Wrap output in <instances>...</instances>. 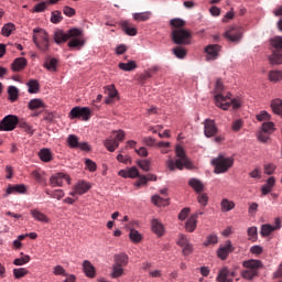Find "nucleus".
Returning a JSON list of instances; mask_svg holds the SVG:
<instances>
[{"label":"nucleus","mask_w":282,"mask_h":282,"mask_svg":"<svg viewBox=\"0 0 282 282\" xmlns=\"http://www.w3.org/2000/svg\"><path fill=\"white\" fill-rule=\"evenodd\" d=\"M67 41H69L67 44L69 47L80 50L85 47V33H83V30L76 28L68 30L67 32L63 30L55 31L54 42L57 45H61V43H67Z\"/></svg>","instance_id":"f257e3e1"},{"label":"nucleus","mask_w":282,"mask_h":282,"mask_svg":"<svg viewBox=\"0 0 282 282\" xmlns=\"http://www.w3.org/2000/svg\"><path fill=\"white\" fill-rule=\"evenodd\" d=\"M215 91L216 107H219L224 111H228V109H230V106H232V109H239V107H241L240 99H231V101H228L230 100L232 95L230 93H228L226 96L221 94L224 91V83H221V79L216 80Z\"/></svg>","instance_id":"f03ea898"},{"label":"nucleus","mask_w":282,"mask_h":282,"mask_svg":"<svg viewBox=\"0 0 282 282\" xmlns=\"http://www.w3.org/2000/svg\"><path fill=\"white\" fill-rule=\"evenodd\" d=\"M175 153L176 158H178L176 161H174L173 159H169L166 161V167L169 169V171H175V169H178V171H183L184 166L185 169H193V163L186 156V152L184 151V148H182V145H176Z\"/></svg>","instance_id":"7ed1b4c3"},{"label":"nucleus","mask_w":282,"mask_h":282,"mask_svg":"<svg viewBox=\"0 0 282 282\" xmlns=\"http://www.w3.org/2000/svg\"><path fill=\"white\" fill-rule=\"evenodd\" d=\"M242 267L246 268V270L241 271L242 279H246L247 281H252V279H256V276H259V270L263 268V262L260 260H247L242 262Z\"/></svg>","instance_id":"20e7f679"},{"label":"nucleus","mask_w":282,"mask_h":282,"mask_svg":"<svg viewBox=\"0 0 282 282\" xmlns=\"http://www.w3.org/2000/svg\"><path fill=\"white\" fill-rule=\"evenodd\" d=\"M33 43L40 52H47L50 50V34H47V31L43 29H34Z\"/></svg>","instance_id":"39448f33"},{"label":"nucleus","mask_w":282,"mask_h":282,"mask_svg":"<svg viewBox=\"0 0 282 282\" xmlns=\"http://www.w3.org/2000/svg\"><path fill=\"white\" fill-rule=\"evenodd\" d=\"M212 164L215 166L214 173L219 175L221 173H227L228 170L232 169L235 160H232V158L219 155L218 158L212 160Z\"/></svg>","instance_id":"423d86ee"},{"label":"nucleus","mask_w":282,"mask_h":282,"mask_svg":"<svg viewBox=\"0 0 282 282\" xmlns=\"http://www.w3.org/2000/svg\"><path fill=\"white\" fill-rule=\"evenodd\" d=\"M191 31L186 29H174L172 31V41L175 45H191Z\"/></svg>","instance_id":"0eeeda50"},{"label":"nucleus","mask_w":282,"mask_h":282,"mask_svg":"<svg viewBox=\"0 0 282 282\" xmlns=\"http://www.w3.org/2000/svg\"><path fill=\"white\" fill-rule=\"evenodd\" d=\"M19 117L14 115H8L0 121V131H14L17 129V124L19 127Z\"/></svg>","instance_id":"6e6552de"},{"label":"nucleus","mask_w":282,"mask_h":282,"mask_svg":"<svg viewBox=\"0 0 282 282\" xmlns=\"http://www.w3.org/2000/svg\"><path fill=\"white\" fill-rule=\"evenodd\" d=\"M68 118H70V120L82 118V120L87 121L91 118V110L87 107L76 106L70 110Z\"/></svg>","instance_id":"1a4fd4ad"},{"label":"nucleus","mask_w":282,"mask_h":282,"mask_svg":"<svg viewBox=\"0 0 282 282\" xmlns=\"http://www.w3.org/2000/svg\"><path fill=\"white\" fill-rule=\"evenodd\" d=\"M243 34V30L239 26H231L228 31H226L225 36L231 43H239L241 41V36Z\"/></svg>","instance_id":"9d476101"},{"label":"nucleus","mask_w":282,"mask_h":282,"mask_svg":"<svg viewBox=\"0 0 282 282\" xmlns=\"http://www.w3.org/2000/svg\"><path fill=\"white\" fill-rule=\"evenodd\" d=\"M50 182L51 186H63V182H67V184H70L72 178L67 174L56 173L51 176Z\"/></svg>","instance_id":"9b49d317"},{"label":"nucleus","mask_w":282,"mask_h":282,"mask_svg":"<svg viewBox=\"0 0 282 282\" xmlns=\"http://www.w3.org/2000/svg\"><path fill=\"white\" fill-rule=\"evenodd\" d=\"M204 133L206 138H213L217 135V126L215 124L214 120L206 119L204 122Z\"/></svg>","instance_id":"f8f14e48"},{"label":"nucleus","mask_w":282,"mask_h":282,"mask_svg":"<svg viewBox=\"0 0 282 282\" xmlns=\"http://www.w3.org/2000/svg\"><path fill=\"white\" fill-rule=\"evenodd\" d=\"M205 52L207 54V61H215L217 56H219V52H221V46L218 44H209Z\"/></svg>","instance_id":"ddd939ff"},{"label":"nucleus","mask_w":282,"mask_h":282,"mask_svg":"<svg viewBox=\"0 0 282 282\" xmlns=\"http://www.w3.org/2000/svg\"><path fill=\"white\" fill-rule=\"evenodd\" d=\"M82 268L84 274L88 276V279H96V267H94L89 260H84Z\"/></svg>","instance_id":"4468645a"},{"label":"nucleus","mask_w":282,"mask_h":282,"mask_svg":"<svg viewBox=\"0 0 282 282\" xmlns=\"http://www.w3.org/2000/svg\"><path fill=\"white\" fill-rule=\"evenodd\" d=\"M235 248H232V242L228 240L224 247H220L217 251L218 258L225 261V259H228L229 252H232Z\"/></svg>","instance_id":"2eb2a0df"},{"label":"nucleus","mask_w":282,"mask_h":282,"mask_svg":"<svg viewBox=\"0 0 282 282\" xmlns=\"http://www.w3.org/2000/svg\"><path fill=\"white\" fill-rule=\"evenodd\" d=\"M120 25L128 36H135L138 34V29L131 22L123 20L120 22Z\"/></svg>","instance_id":"dca6fc26"},{"label":"nucleus","mask_w":282,"mask_h":282,"mask_svg":"<svg viewBox=\"0 0 282 282\" xmlns=\"http://www.w3.org/2000/svg\"><path fill=\"white\" fill-rule=\"evenodd\" d=\"M199 214L192 215L185 223V230L186 232H195L197 228V219Z\"/></svg>","instance_id":"f3484780"},{"label":"nucleus","mask_w":282,"mask_h":282,"mask_svg":"<svg viewBox=\"0 0 282 282\" xmlns=\"http://www.w3.org/2000/svg\"><path fill=\"white\" fill-rule=\"evenodd\" d=\"M24 67H28V59L25 57H18L11 64L12 72H23Z\"/></svg>","instance_id":"a211bd4d"},{"label":"nucleus","mask_w":282,"mask_h":282,"mask_svg":"<svg viewBox=\"0 0 282 282\" xmlns=\"http://www.w3.org/2000/svg\"><path fill=\"white\" fill-rule=\"evenodd\" d=\"M30 215L33 217V219H35V221H40L41 224L50 223V218L47 217V215H45L39 209H31Z\"/></svg>","instance_id":"6ab92c4d"},{"label":"nucleus","mask_w":282,"mask_h":282,"mask_svg":"<svg viewBox=\"0 0 282 282\" xmlns=\"http://www.w3.org/2000/svg\"><path fill=\"white\" fill-rule=\"evenodd\" d=\"M271 52H282V36H274L269 41Z\"/></svg>","instance_id":"aec40b11"},{"label":"nucleus","mask_w":282,"mask_h":282,"mask_svg":"<svg viewBox=\"0 0 282 282\" xmlns=\"http://www.w3.org/2000/svg\"><path fill=\"white\" fill-rule=\"evenodd\" d=\"M113 261L115 265L127 268V265H129V256H127V253L116 254Z\"/></svg>","instance_id":"412c9836"},{"label":"nucleus","mask_w":282,"mask_h":282,"mask_svg":"<svg viewBox=\"0 0 282 282\" xmlns=\"http://www.w3.org/2000/svg\"><path fill=\"white\" fill-rule=\"evenodd\" d=\"M75 188L77 189L78 195H85V193H89V191L91 189V184L85 181H79L75 185Z\"/></svg>","instance_id":"4be33fe9"},{"label":"nucleus","mask_w":282,"mask_h":282,"mask_svg":"<svg viewBox=\"0 0 282 282\" xmlns=\"http://www.w3.org/2000/svg\"><path fill=\"white\" fill-rule=\"evenodd\" d=\"M269 63L270 65H282V52L271 51Z\"/></svg>","instance_id":"5701e85b"},{"label":"nucleus","mask_w":282,"mask_h":282,"mask_svg":"<svg viewBox=\"0 0 282 282\" xmlns=\"http://www.w3.org/2000/svg\"><path fill=\"white\" fill-rule=\"evenodd\" d=\"M104 144L107 151H110V153H113V151H116V149L120 147V143L118 142V140L113 139V137L106 139Z\"/></svg>","instance_id":"b1692460"},{"label":"nucleus","mask_w":282,"mask_h":282,"mask_svg":"<svg viewBox=\"0 0 282 282\" xmlns=\"http://www.w3.org/2000/svg\"><path fill=\"white\" fill-rule=\"evenodd\" d=\"M25 191H28L25 188V185H9V187L7 188V192L4 194V197H8V195H12V193L23 194V193H25Z\"/></svg>","instance_id":"393cba45"},{"label":"nucleus","mask_w":282,"mask_h":282,"mask_svg":"<svg viewBox=\"0 0 282 282\" xmlns=\"http://www.w3.org/2000/svg\"><path fill=\"white\" fill-rule=\"evenodd\" d=\"M122 274H124V268L113 263L110 272L111 279H120Z\"/></svg>","instance_id":"a878e982"},{"label":"nucleus","mask_w":282,"mask_h":282,"mask_svg":"<svg viewBox=\"0 0 282 282\" xmlns=\"http://www.w3.org/2000/svg\"><path fill=\"white\" fill-rule=\"evenodd\" d=\"M188 184L197 194L204 191V183L197 178H189Z\"/></svg>","instance_id":"bb28decb"},{"label":"nucleus","mask_w":282,"mask_h":282,"mask_svg":"<svg viewBox=\"0 0 282 282\" xmlns=\"http://www.w3.org/2000/svg\"><path fill=\"white\" fill-rule=\"evenodd\" d=\"M26 85L29 87V94H39V91H41V85L36 79H30Z\"/></svg>","instance_id":"cd10ccee"},{"label":"nucleus","mask_w":282,"mask_h":282,"mask_svg":"<svg viewBox=\"0 0 282 282\" xmlns=\"http://www.w3.org/2000/svg\"><path fill=\"white\" fill-rule=\"evenodd\" d=\"M221 213H230L235 208V202L224 198L220 203Z\"/></svg>","instance_id":"c85d7f7f"},{"label":"nucleus","mask_w":282,"mask_h":282,"mask_svg":"<svg viewBox=\"0 0 282 282\" xmlns=\"http://www.w3.org/2000/svg\"><path fill=\"white\" fill-rule=\"evenodd\" d=\"M118 67L122 72H133V69L138 68V64H135V61H130L128 63H119Z\"/></svg>","instance_id":"c756f323"},{"label":"nucleus","mask_w":282,"mask_h":282,"mask_svg":"<svg viewBox=\"0 0 282 282\" xmlns=\"http://www.w3.org/2000/svg\"><path fill=\"white\" fill-rule=\"evenodd\" d=\"M228 278H230V270H228V268H223L219 270L216 281L228 282Z\"/></svg>","instance_id":"7c9ffc66"},{"label":"nucleus","mask_w":282,"mask_h":282,"mask_svg":"<svg viewBox=\"0 0 282 282\" xmlns=\"http://www.w3.org/2000/svg\"><path fill=\"white\" fill-rule=\"evenodd\" d=\"M8 96L11 102H17V100H19V88H17L15 86H9Z\"/></svg>","instance_id":"2f4dec72"},{"label":"nucleus","mask_w":282,"mask_h":282,"mask_svg":"<svg viewBox=\"0 0 282 282\" xmlns=\"http://www.w3.org/2000/svg\"><path fill=\"white\" fill-rule=\"evenodd\" d=\"M19 128L23 129V131L25 133H28V135H32L33 133H35L36 129H34V127H32L30 123H28L25 120H20L19 122Z\"/></svg>","instance_id":"473e14b6"},{"label":"nucleus","mask_w":282,"mask_h":282,"mask_svg":"<svg viewBox=\"0 0 282 282\" xmlns=\"http://www.w3.org/2000/svg\"><path fill=\"white\" fill-rule=\"evenodd\" d=\"M271 109H272L273 113H276V116H282V100L273 99L271 101Z\"/></svg>","instance_id":"72a5a7b5"},{"label":"nucleus","mask_w":282,"mask_h":282,"mask_svg":"<svg viewBox=\"0 0 282 282\" xmlns=\"http://www.w3.org/2000/svg\"><path fill=\"white\" fill-rule=\"evenodd\" d=\"M274 232V227L270 224L261 225L260 227V235L261 237H270Z\"/></svg>","instance_id":"f704fd0d"},{"label":"nucleus","mask_w":282,"mask_h":282,"mask_svg":"<svg viewBox=\"0 0 282 282\" xmlns=\"http://www.w3.org/2000/svg\"><path fill=\"white\" fill-rule=\"evenodd\" d=\"M152 230L153 232H155V235H159V237H162V235L164 234V226H162V224L158 219H153Z\"/></svg>","instance_id":"c9c22d12"},{"label":"nucleus","mask_w":282,"mask_h":282,"mask_svg":"<svg viewBox=\"0 0 282 282\" xmlns=\"http://www.w3.org/2000/svg\"><path fill=\"white\" fill-rule=\"evenodd\" d=\"M56 65H58V61H56V58H46L44 63V67L48 72H56Z\"/></svg>","instance_id":"e433bc0d"},{"label":"nucleus","mask_w":282,"mask_h":282,"mask_svg":"<svg viewBox=\"0 0 282 282\" xmlns=\"http://www.w3.org/2000/svg\"><path fill=\"white\" fill-rule=\"evenodd\" d=\"M154 206H169V198H162L160 195L152 196Z\"/></svg>","instance_id":"4c0bfd02"},{"label":"nucleus","mask_w":282,"mask_h":282,"mask_svg":"<svg viewBox=\"0 0 282 282\" xmlns=\"http://www.w3.org/2000/svg\"><path fill=\"white\" fill-rule=\"evenodd\" d=\"M39 156L42 162H52V152L50 149H42L39 153Z\"/></svg>","instance_id":"58836bf2"},{"label":"nucleus","mask_w":282,"mask_h":282,"mask_svg":"<svg viewBox=\"0 0 282 282\" xmlns=\"http://www.w3.org/2000/svg\"><path fill=\"white\" fill-rule=\"evenodd\" d=\"M247 235H248V239L249 241H257V239H259V234H258V229L257 227H249L247 229Z\"/></svg>","instance_id":"ea45409f"},{"label":"nucleus","mask_w":282,"mask_h":282,"mask_svg":"<svg viewBox=\"0 0 282 282\" xmlns=\"http://www.w3.org/2000/svg\"><path fill=\"white\" fill-rule=\"evenodd\" d=\"M15 30L17 28L13 23H7L2 28L1 34L2 36H10V34H12V32H14Z\"/></svg>","instance_id":"a19ab883"},{"label":"nucleus","mask_w":282,"mask_h":282,"mask_svg":"<svg viewBox=\"0 0 282 282\" xmlns=\"http://www.w3.org/2000/svg\"><path fill=\"white\" fill-rule=\"evenodd\" d=\"M269 80H271V83H279V80H282V70H271L269 73Z\"/></svg>","instance_id":"79ce46f5"},{"label":"nucleus","mask_w":282,"mask_h":282,"mask_svg":"<svg viewBox=\"0 0 282 282\" xmlns=\"http://www.w3.org/2000/svg\"><path fill=\"white\" fill-rule=\"evenodd\" d=\"M129 238L133 243H140V241H142V235H140V231L135 229L130 230Z\"/></svg>","instance_id":"37998d69"},{"label":"nucleus","mask_w":282,"mask_h":282,"mask_svg":"<svg viewBox=\"0 0 282 282\" xmlns=\"http://www.w3.org/2000/svg\"><path fill=\"white\" fill-rule=\"evenodd\" d=\"M63 21V13L59 10L51 13V23L58 24Z\"/></svg>","instance_id":"c03bdc74"},{"label":"nucleus","mask_w":282,"mask_h":282,"mask_svg":"<svg viewBox=\"0 0 282 282\" xmlns=\"http://www.w3.org/2000/svg\"><path fill=\"white\" fill-rule=\"evenodd\" d=\"M174 56H176V58H186V48L182 47V46H176L172 50Z\"/></svg>","instance_id":"a18cd8bd"},{"label":"nucleus","mask_w":282,"mask_h":282,"mask_svg":"<svg viewBox=\"0 0 282 282\" xmlns=\"http://www.w3.org/2000/svg\"><path fill=\"white\" fill-rule=\"evenodd\" d=\"M46 195L53 199H63V197H65V192H63V189H55L53 192H46Z\"/></svg>","instance_id":"49530a36"},{"label":"nucleus","mask_w":282,"mask_h":282,"mask_svg":"<svg viewBox=\"0 0 282 282\" xmlns=\"http://www.w3.org/2000/svg\"><path fill=\"white\" fill-rule=\"evenodd\" d=\"M134 21H149L151 19V12H142L133 14Z\"/></svg>","instance_id":"de8ad7c7"},{"label":"nucleus","mask_w":282,"mask_h":282,"mask_svg":"<svg viewBox=\"0 0 282 282\" xmlns=\"http://www.w3.org/2000/svg\"><path fill=\"white\" fill-rule=\"evenodd\" d=\"M53 274L55 276H67V271L65 270V268H63V265L57 264L53 268Z\"/></svg>","instance_id":"09e8293b"},{"label":"nucleus","mask_w":282,"mask_h":282,"mask_svg":"<svg viewBox=\"0 0 282 282\" xmlns=\"http://www.w3.org/2000/svg\"><path fill=\"white\" fill-rule=\"evenodd\" d=\"M41 107H44V104L41 99H32L29 102V109H31V111H34V109H41Z\"/></svg>","instance_id":"8fccbe9b"},{"label":"nucleus","mask_w":282,"mask_h":282,"mask_svg":"<svg viewBox=\"0 0 282 282\" xmlns=\"http://www.w3.org/2000/svg\"><path fill=\"white\" fill-rule=\"evenodd\" d=\"M67 142L70 149H78V144H79L78 137H76L75 134L68 135Z\"/></svg>","instance_id":"3c124183"},{"label":"nucleus","mask_w":282,"mask_h":282,"mask_svg":"<svg viewBox=\"0 0 282 282\" xmlns=\"http://www.w3.org/2000/svg\"><path fill=\"white\" fill-rule=\"evenodd\" d=\"M197 202L200 204V206L206 207L208 206V194L206 193H198Z\"/></svg>","instance_id":"603ef678"},{"label":"nucleus","mask_w":282,"mask_h":282,"mask_svg":"<svg viewBox=\"0 0 282 282\" xmlns=\"http://www.w3.org/2000/svg\"><path fill=\"white\" fill-rule=\"evenodd\" d=\"M170 24L172 25V28H175V30H183L182 28L186 25V22H184V20L182 19H173L171 20Z\"/></svg>","instance_id":"864d4df0"},{"label":"nucleus","mask_w":282,"mask_h":282,"mask_svg":"<svg viewBox=\"0 0 282 282\" xmlns=\"http://www.w3.org/2000/svg\"><path fill=\"white\" fill-rule=\"evenodd\" d=\"M13 275H14V279H23V276L28 275V269L25 268L13 269Z\"/></svg>","instance_id":"5fc2aeb1"},{"label":"nucleus","mask_w":282,"mask_h":282,"mask_svg":"<svg viewBox=\"0 0 282 282\" xmlns=\"http://www.w3.org/2000/svg\"><path fill=\"white\" fill-rule=\"evenodd\" d=\"M104 89L106 93H108L109 98H116V96H118V90L113 85L106 86Z\"/></svg>","instance_id":"6e6d98bb"},{"label":"nucleus","mask_w":282,"mask_h":282,"mask_svg":"<svg viewBox=\"0 0 282 282\" xmlns=\"http://www.w3.org/2000/svg\"><path fill=\"white\" fill-rule=\"evenodd\" d=\"M176 243L177 246H180V248H184L185 246L191 243V240H188V238L184 234H181L178 235V240Z\"/></svg>","instance_id":"4d7b16f0"},{"label":"nucleus","mask_w":282,"mask_h":282,"mask_svg":"<svg viewBox=\"0 0 282 282\" xmlns=\"http://www.w3.org/2000/svg\"><path fill=\"white\" fill-rule=\"evenodd\" d=\"M47 6L50 4L46 1L40 2L34 7L32 12H45V10H47Z\"/></svg>","instance_id":"13d9d810"},{"label":"nucleus","mask_w":282,"mask_h":282,"mask_svg":"<svg viewBox=\"0 0 282 282\" xmlns=\"http://www.w3.org/2000/svg\"><path fill=\"white\" fill-rule=\"evenodd\" d=\"M85 165L90 171V173H94L98 170V165H96V162L91 161L90 159H86Z\"/></svg>","instance_id":"bf43d9fd"},{"label":"nucleus","mask_w":282,"mask_h":282,"mask_svg":"<svg viewBox=\"0 0 282 282\" xmlns=\"http://www.w3.org/2000/svg\"><path fill=\"white\" fill-rule=\"evenodd\" d=\"M25 263H30V256H23L13 261L14 265H25Z\"/></svg>","instance_id":"052dcab7"},{"label":"nucleus","mask_w":282,"mask_h":282,"mask_svg":"<svg viewBox=\"0 0 282 282\" xmlns=\"http://www.w3.org/2000/svg\"><path fill=\"white\" fill-rule=\"evenodd\" d=\"M261 131L272 133L274 131V122H263Z\"/></svg>","instance_id":"680f3d73"},{"label":"nucleus","mask_w":282,"mask_h":282,"mask_svg":"<svg viewBox=\"0 0 282 282\" xmlns=\"http://www.w3.org/2000/svg\"><path fill=\"white\" fill-rule=\"evenodd\" d=\"M138 166H140L142 171H145V172L151 171V162L147 160L138 161Z\"/></svg>","instance_id":"e2e57ef3"},{"label":"nucleus","mask_w":282,"mask_h":282,"mask_svg":"<svg viewBox=\"0 0 282 282\" xmlns=\"http://www.w3.org/2000/svg\"><path fill=\"white\" fill-rule=\"evenodd\" d=\"M219 240L217 236L210 235L207 237V240L204 242V246H215Z\"/></svg>","instance_id":"0e129e2a"},{"label":"nucleus","mask_w":282,"mask_h":282,"mask_svg":"<svg viewBox=\"0 0 282 282\" xmlns=\"http://www.w3.org/2000/svg\"><path fill=\"white\" fill-rule=\"evenodd\" d=\"M258 140H260V142H268V140H270V132L261 130L258 133Z\"/></svg>","instance_id":"69168bd1"},{"label":"nucleus","mask_w":282,"mask_h":282,"mask_svg":"<svg viewBox=\"0 0 282 282\" xmlns=\"http://www.w3.org/2000/svg\"><path fill=\"white\" fill-rule=\"evenodd\" d=\"M256 118L259 122H263L264 120H270V113L263 110L259 115H257Z\"/></svg>","instance_id":"338daca9"},{"label":"nucleus","mask_w":282,"mask_h":282,"mask_svg":"<svg viewBox=\"0 0 282 282\" xmlns=\"http://www.w3.org/2000/svg\"><path fill=\"white\" fill-rule=\"evenodd\" d=\"M182 252L184 257H188L189 254H193V245L189 242L187 246L182 247Z\"/></svg>","instance_id":"774afa93"}]
</instances>
